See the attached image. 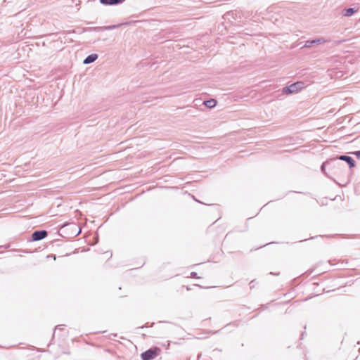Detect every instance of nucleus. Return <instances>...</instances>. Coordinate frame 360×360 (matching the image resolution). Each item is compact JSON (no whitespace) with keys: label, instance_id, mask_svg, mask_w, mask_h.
Here are the masks:
<instances>
[{"label":"nucleus","instance_id":"nucleus-1","mask_svg":"<svg viewBox=\"0 0 360 360\" xmlns=\"http://www.w3.org/2000/svg\"><path fill=\"white\" fill-rule=\"evenodd\" d=\"M340 161H345L348 165L350 169L355 167V160L350 156L348 155H339L335 158L330 159L326 162H324L321 166V172L329 176V175L326 172V167H328L330 169H340L345 168V166L341 164Z\"/></svg>","mask_w":360,"mask_h":360},{"label":"nucleus","instance_id":"nucleus-2","mask_svg":"<svg viewBox=\"0 0 360 360\" xmlns=\"http://www.w3.org/2000/svg\"><path fill=\"white\" fill-rule=\"evenodd\" d=\"M306 87L304 82H297L283 89V93L285 94H292L298 92Z\"/></svg>","mask_w":360,"mask_h":360},{"label":"nucleus","instance_id":"nucleus-3","mask_svg":"<svg viewBox=\"0 0 360 360\" xmlns=\"http://www.w3.org/2000/svg\"><path fill=\"white\" fill-rule=\"evenodd\" d=\"M161 352L160 348L153 347L141 354L142 360H152L157 357Z\"/></svg>","mask_w":360,"mask_h":360},{"label":"nucleus","instance_id":"nucleus-4","mask_svg":"<svg viewBox=\"0 0 360 360\" xmlns=\"http://www.w3.org/2000/svg\"><path fill=\"white\" fill-rule=\"evenodd\" d=\"M48 236V231L46 230L34 231L31 236L32 241H39L45 238Z\"/></svg>","mask_w":360,"mask_h":360},{"label":"nucleus","instance_id":"nucleus-5","mask_svg":"<svg viewBox=\"0 0 360 360\" xmlns=\"http://www.w3.org/2000/svg\"><path fill=\"white\" fill-rule=\"evenodd\" d=\"M326 41V40L323 37L307 40L305 42L304 47L311 48L315 44H321L325 43Z\"/></svg>","mask_w":360,"mask_h":360},{"label":"nucleus","instance_id":"nucleus-6","mask_svg":"<svg viewBox=\"0 0 360 360\" xmlns=\"http://www.w3.org/2000/svg\"><path fill=\"white\" fill-rule=\"evenodd\" d=\"M69 226L70 227V229L72 230V233L74 234L75 237H76L80 234L81 229H79L78 231H77V224H75L74 223H64L63 224H62L60 226V229L63 230L65 226Z\"/></svg>","mask_w":360,"mask_h":360},{"label":"nucleus","instance_id":"nucleus-7","mask_svg":"<svg viewBox=\"0 0 360 360\" xmlns=\"http://www.w3.org/2000/svg\"><path fill=\"white\" fill-rule=\"evenodd\" d=\"M120 26V25H109V26H104V27H94L89 28V30H94V31L112 30L119 27Z\"/></svg>","mask_w":360,"mask_h":360},{"label":"nucleus","instance_id":"nucleus-8","mask_svg":"<svg viewBox=\"0 0 360 360\" xmlns=\"http://www.w3.org/2000/svg\"><path fill=\"white\" fill-rule=\"evenodd\" d=\"M125 0H99L100 3L105 6H115L122 4Z\"/></svg>","mask_w":360,"mask_h":360},{"label":"nucleus","instance_id":"nucleus-9","mask_svg":"<svg viewBox=\"0 0 360 360\" xmlns=\"http://www.w3.org/2000/svg\"><path fill=\"white\" fill-rule=\"evenodd\" d=\"M98 57V56L96 53L90 54L84 59L83 63L85 65L92 63L97 60Z\"/></svg>","mask_w":360,"mask_h":360},{"label":"nucleus","instance_id":"nucleus-10","mask_svg":"<svg viewBox=\"0 0 360 360\" xmlns=\"http://www.w3.org/2000/svg\"><path fill=\"white\" fill-rule=\"evenodd\" d=\"M355 8H347L342 10V14L345 17H350L357 12Z\"/></svg>","mask_w":360,"mask_h":360},{"label":"nucleus","instance_id":"nucleus-11","mask_svg":"<svg viewBox=\"0 0 360 360\" xmlns=\"http://www.w3.org/2000/svg\"><path fill=\"white\" fill-rule=\"evenodd\" d=\"M204 105L207 108H213L216 106L217 105V101L214 100V99H209V100H207V101H205L203 102Z\"/></svg>","mask_w":360,"mask_h":360},{"label":"nucleus","instance_id":"nucleus-12","mask_svg":"<svg viewBox=\"0 0 360 360\" xmlns=\"http://www.w3.org/2000/svg\"><path fill=\"white\" fill-rule=\"evenodd\" d=\"M198 274L195 271H193L191 273V275H190V277L191 278H198ZM198 278H200V277H198Z\"/></svg>","mask_w":360,"mask_h":360},{"label":"nucleus","instance_id":"nucleus-13","mask_svg":"<svg viewBox=\"0 0 360 360\" xmlns=\"http://www.w3.org/2000/svg\"><path fill=\"white\" fill-rule=\"evenodd\" d=\"M255 283H256L255 280H252V281L250 282V289H252V288L255 287Z\"/></svg>","mask_w":360,"mask_h":360},{"label":"nucleus","instance_id":"nucleus-14","mask_svg":"<svg viewBox=\"0 0 360 360\" xmlns=\"http://www.w3.org/2000/svg\"><path fill=\"white\" fill-rule=\"evenodd\" d=\"M357 158H360V150L354 151L352 153Z\"/></svg>","mask_w":360,"mask_h":360},{"label":"nucleus","instance_id":"nucleus-15","mask_svg":"<svg viewBox=\"0 0 360 360\" xmlns=\"http://www.w3.org/2000/svg\"><path fill=\"white\" fill-rule=\"evenodd\" d=\"M62 326H63L62 325H58V326H56L55 327V330H57V329H58V330H63V328H62Z\"/></svg>","mask_w":360,"mask_h":360},{"label":"nucleus","instance_id":"nucleus-16","mask_svg":"<svg viewBox=\"0 0 360 360\" xmlns=\"http://www.w3.org/2000/svg\"><path fill=\"white\" fill-rule=\"evenodd\" d=\"M301 336H302V338H301L302 339V338H303V336H304V333H302Z\"/></svg>","mask_w":360,"mask_h":360}]
</instances>
